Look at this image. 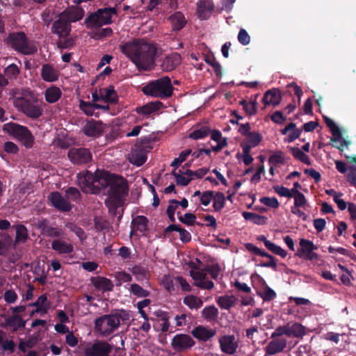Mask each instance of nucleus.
I'll use <instances>...</instances> for the list:
<instances>
[{"label": "nucleus", "instance_id": "nucleus-55", "mask_svg": "<svg viewBox=\"0 0 356 356\" xmlns=\"http://www.w3.org/2000/svg\"><path fill=\"white\" fill-rule=\"evenodd\" d=\"M94 226L97 231L100 232L108 230L110 227V223L107 220L102 217H95L94 218Z\"/></svg>", "mask_w": 356, "mask_h": 356}, {"label": "nucleus", "instance_id": "nucleus-11", "mask_svg": "<svg viewBox=\"0 0 356 356\" xmlns=\"http://www.w3.org/2000/svg\"><path fill=\"white\" fill-rule=\"evenodd\" d=\"M299 243L300 247L298 249L296 255L308 261H314L318 259V254L314 252L318 248L312 241L300 238Z\"/></svg>", "mask_w": 356, "mask_h": 356}, {"label": "nucleus", "instance_id": "nucleus-4", "mask_svg": "<svg viewBox=\"0 0 356 356\" xmlns=\"http://www.w3.org/2000/svg\"><path fill=\"white\" fill-rule=\"evenodd\" d=\"M5 42L8 47L22 55H33L38 51L35 42L29 40L22 31L10 33Z\"/></svg>", "mask_w": 356, "mask_h": 356}, {"label": "nucleus", "instance_id": "nucleus-62", "mask_svg": "<svg viewBox=\"0 0 356 356\" xmlns=\"http://www.w3.org/2000/svg\"><path fill=\"white\" fill-rule=\"evenodd\" d=\"M172 175L175 177L177 184L182 186L188 185L189 183L193 180V177L186 178L181 174L177 173L176 169L172 170Z\"/></svg>", "mask_w": 356, "mask_h": 356}, {"label": "nucleus", "instance_id": "nucleus-7", "mask_svg": "<svg viewBox=\"0 0 356 356\" xmlns=\"http://www.w3.org/2000/svg\"><path fill=\"white\" fill-rule=\"evenodd\" d=\"M120 325V316L118 314H104L95 321V330L104 337L113 333Z\"/></svg>", "mask_w": 356, "mask_h": 356}, {"label": "nucleus", "instance_id": "nucleus-24", "mask_svg": "<svg viewBox=\"0 0 356 356\" xmlns=\"http://www.w3.org/2000/svg\"><path fill=\"white\" fill-rule=\"evenodd\" d=\"M147 224L148 220L145 216H137L135 217L131 222L130 236L137 235L138 232L145 235V232L147 230Z\"/></svg>", "mask_w": 356, "mask_h": 356}, {"label": "nucleus", "instance_id": "nucleus-21", "mask_svg": "<svg viewBox=\"0 0 356 356\" xmlns=\"http://www.w3.org/2000/svg\"><path fill=\"white\" fill-rule=\"evenodd\" d=\"M181 55L179 53L174 52L163 58L161 67L164 72H171L177 67L181 64Z\"/></svg>", "mask_w": 356, "mask_h": 356}, {"label": "nucleus", "instance_id": "nucleus-36", "mask_svg": "<svg viewBox=\"0 0 356 356\" xmlns=\"http://www.w3.org/2000/svg\"><path fill=\"white\" fill-rule=\"evenodd\" d=\"M172 30L179 31L182 29L186 24L184 15L181 12H176L169 17Z\"/></svg>", "mask_w": 356, "mask_h": 356}, {"label": "nucleus", "instance_id": "nucleus-51", "mask_svg": "<svg viewBox=\"0 0 356 356\" xmlns=\"http://www.w3.org/2000/svg\"><path fill=\"white\" fill-rule=\"evenodd\" d=\"M265 247L273 254L279 255L282 258H285L287 255V252L285 250L271 241L265 242Z\"/></svg>", "mask_w": 356, "mask_h": 356}, {"label": "nucleus", "instance_id": "nucleus-13", "mask_svg": "<svg viewBox=\"0 0 356 356\" xmlns=\"http://www.w3.org/2000/svg\"><path fill=\"white\" fill-rule=\"evenodd\" d=\"M195 344L193 339L186 334H177L171 341V347L177 353L191 349Z\"/></svg>", "mask_w": 356, "mask_h": 356}, {"label": "nucleus", "instance_id": "nucleus-16", "mask_svg": "<svg viewBox=\"0 0 356 356\" xmlns=\"http://www.w3.org/2000/svg\"><path fill=\"white\" fill-rule=\"evenodd\" d=\"M323 120L332 134V137L331 138L330 141L332 143H336L337 141L339 140V145H335L333 144L332 146L339 149V150H342V147L349 144V142H347L342 138V134L340 129L332 119L324 115Z\"/></svg>", "mask_w": 356, "mask_h": 356}, {"label": "nucleus", "instance_id": "nucleus-60", "mask_svg": "<svg viewBox=\"0 0 356 356\" xmlns=\"http://www.w3.org/2000/svg\"><path fill=\"white\" fill-rule=\"evenodd\" d=\"M115 277L117 280L116 286H120L123 282H129L132 280V277L130 274L125 271L118 272Z\"/></svg>", "mask_w": 356, "mask_h": 356}, {"label": "nucleus", "instance_id": "nucleus-46", "mask_svg": "<svg viewBox=\"0 0 356 356\" xmlns=\"http://www.w3.org/2000/svg\"><path fill=\"white\" fill-rule=\"evenodd\" d=\"M11 241L12 238L8 234H0V256L7 255Z\"/></svg>", "mask_w": 356, "mask_h": 356}, {"label": "nucleus", "instance_id": "nucleus-56", "mask_svg": "<svg viewBox=\"0 0 356 356\" xmlns=\"http://www.w3.org/2000/svg\"><path fill=\"white\" fill-rule=\"evenodd\" d=\"M95 103L85 102L82 99L79 101V108L87 115L92 116L94 114Z\"/></svg>", "mask_w": 356, "mask_h": 356}, {"label": "nucleus", "instance_id": "nucleus-41", "mask_svg": "<svg viewBox=\"0 0 356 356\" xmlns=\"http://www.w3.org/2000/svg\"><path fill=\"white\" fill-rule=\"evenodd\" d=\"M236 298L233 296H222L216 299L218 306L223 309L229 310L234 306Z\"/></svg>", "mask_w": 356, "mask_h": 356}, {"label": "nucleus", "instance_id": "nucleus-34", "mask_svg": "<svg viewBox=\"0 0 356 356\" xmlns=\"http://www.w3.org/2000/svg\"><path fill=\"white\" fill-rule=\"evenodd\" d=\"M28 307H35V312L47 314L50 307V302L47 299V294L44 293L39 296L35 302L29 303Z\"/></svg>", "mask_w": 356, "mask_h": 356}, {"label": "nucleus", "instance_id": "nucleus-27", "mask_svg": "<svg viewBox=\"0 0 356 356\" xmlns=\"http://www.w3.org/2000/svg\"><path fill=\"white\" fill-rule=\"evenodd\" d=\"M6 327L11 329L13 332H16L25 327L26 321L20 315H11L5 320Z\"/></svg>", "mask_w": 356, "mask_h": 356}, {"label": "nucleus", "instance_id": "nucleus-23", "mask_svg": "<svg viewBox=\"0 0 356 356\" xmlns=\"http://www.w3.org/2000/svg\"><path fill=\"white\" fill-rule=\"evenodd\" d=\"M60 14L70 24V23L78 22L83 17L84 10L81 7L74 6Z\"/></svg>", "mask_w": 356, "mask_h": 356}, {"label": "nucleus", "instance_id": "nucleus-9", "mask_svg": "<svg viewBox=\"0 0 356 356\" xmlns=\"http://www.w3.org/2000/svg\"><path fill=\"white\" fill-rule=\"evenodd\" d=\"M129 188L127 181L122 177L113 175L109 184L108 194L110 198L123 200L128 195Z\"/></svg>", "mask_w": 356, "mask_h": 356}, {"label": "nucleus", "instance_id": "nucleus-18", "mask_svg": "<svg viewBox=\"0 0 356 356\" xmlns=\"http://www.w3.org/2000/svg\"><path fill=\"white\" fill-rule=\"evenodd\" d=\"M48 200L54 208L60 211L67 212L72 209L70 202L65 199L58 191L51 193L48 196Z\"/></svg>", "mask_w": 356, "mask_h": 356}, {"label": "nucleus", "instance_id": "nucleus-50", "mask_svg": "<svg viewBox=\"0 0 356 356\" xmlns=\"http://www.w3.org/2000/svg\"><path fill=\"white\" fill-rule=\"evenodd\" d=\"M213 207L215 211H220L224 207L225 204V196L222 192H216L215 194L213 193Z\"/></svg>", "mask_w": 356, "mask_h": 356}, {"label": "nucleus", "instance_id": "nucleus-59", "mask_svg": "<svg viewBox=\"0 0 356 356\" xmlns=\"http://www.w3.org/2000/svg\"><path fill=\"white\" fill-rule=\"evenodd\" d=\"M65 195L68 200L73 202H78L81 197V193L75 187H69L65 191Z\"/></svg>", "mask_w": 356, "mask_h": 356}, {"label": "nucleus", "instance_id": "nucleus-31", "mask_svg": "<svg viewBox=\"0 0 356 356\" xmlns=\"http://www.w3.org/2000/svg\"><path fill=\"white\" fill-rule=\"evenodd\" d=\"M281 99L282 97L280 90L278 89L273 88L268 90L265 92L262 98V102L266 106H277L280 103Z\"/></svg>", "mask_w": 356, "mask_h": 356}, {"label": "nucleus", "instance_id": "nucleus-64", "mask_svg": "<svg viewBox=\"0 0 356 356\" xmlns=\"http://www.w3.org/2000/svg\"><path fill=\"white\" fill-rule=\"evenodd\" d=\"M17 294L16 292L13 289H9L5 291L3 295L4 300L8 304H12L16 302L17 300Z\"/></svg>", "mask_w": 356, "mask_h": 356}, {"label": "nucleus", "instance_id": "nucleus-38", "mask_svg": "<svg viewBox=\"0 0 356 356\" xmlns=\"http://www.w3.org/2000/svg\"><path fill=\"white\" fill-rule=\"evenodd\" d=\"M261 280L264 282L263 287L262 289L258 291L257 295L261 297L264 302L273 300L277 297V293L267 284L263 278H261Z\"/></svg>", "mask_w": 356, "mask_h": 356}, {"label": "nucleus", "instance_id": "nucleus-52", "mask_svg": "<svg viewBox=\"0 0 356 356\" xmlns=\"http://www.w3.org/2000/svg\"><path fill=\"white\" fill-rule=\"evenodd\" d=\"M265 247L273 254L279 255L282 258H285L287 255V252L285 250L271 241L265 242Z\"/></svg>", "mask_w": 356, "mask_h": 356}, {"label": "nucleus", "instance_id": "nucleus-15", "mask_svg": "<svg viewBox=\"0 0 356 356\" xmlns=\"http://www.w3.org/2000/svg\"><path fill=\"white\" fill-rule=\"evenodd\" d=\"M105 129V126L100 120H88L82 128L83 133L88 137L99 138Z\"/></svg>", "mask_w": 356, "mask_h": 356}, {"label": "nucleus", "instance_id": "nucleus-29", "mask_svg": "<svg viewBox=\"0 0 356 356\" xmlns=\"http://www.w3.org/2000/svg\"><path fill=\"white\" fill-rule=\"evenodd\" d=\"M147 152L143 148H136L131 150L129 155V162L134 165L140 167L147 161Z\"/></svg>", "mask_w": 356, "mask_h": 356}, {"label": "nucleus", "instance_id": "nucleus-53", "mask_svg": "<svg viewBox=\"0 0 356 356\" xmlns=\"http://www.w3.org/2000/svg\"><path fill=\"white\" fill-rule=\"evenodd\" d=\"M106 204L108 208L109 213L114 216L116 214L117 209L123 205L124 201L121 200L110 198L108 201L106 202Z\"/></svg>", "mask_w": 356, "mask_h": 356}, {"label": "nucleus", "instance_id": "nucleus-57", "mask_svg": "<svg viewBox=\"0 0 356 356\" xmlns=\"http://www.w3.org/2000/svg\"><path fill=\"white\" fill-rule=\"evenodd\" d=\"M204 60L207 63H208L213 67L216 76H222L221 65L217 60H216L214 57L206 56L204 57Z\"/></svg>", "mask_w": 356, "mask_h": 356}, {"label": "nucleus", "instance_id": "nucleus-37", "mask_svg": "<svg viewBox=\"0 0 356 356\" xmlns=\"http://www.w3.org/2000/svg\"><path fill=\"white\" fill-rule=\"evenodd\" d=\"M51 248L59 254H70L74 250L72 244L58 239L52 241Z\"/></svg>", "mask_w": 356, "mask_h": 356}, {"label": "nucleus", "instance_id": "nucleus-2", "mask_svg": "<svg viewBox=\"0 0 356 356\" xmlns=\"http://www.w3.org/2000/svg\"><path fill=\"white\" fill-rule=\"evenodd\" d=\"M306 334L305 327L299 323H287L280 325L271 333L272 340L265 347L266 355H274L282 353L286 348L287 337L302 338Z\"/></svg>", "mask_w": 356, "mask_h": 356}, {"label": "nucleus", "instance_id": "nucleus-45", "mask_svg": "<svg viewBox=\"0 0 356 356\" xmlns=\"http://www.w3.org/2000/svg\"><path fill=\"white\" fill-rule=\"evenodd\" d=\"M290 152L296 159L308 165H310L312 164L309 157L298 147H291Z\"/></svg>", "mask_w": 356, "mask_h": 356}, {"label": "nucleus", "instance_id": "nucleus-43", "mask_svg": "<svg viewBox=\"0 0 356 356\" xmlns=\"http://www.w3.org/2000/svg\"><path fill=\"white\" fill-rule=\"evenodd\" d=\"M16 236L15 242L16 243H24L29 238L27 228L22 224L15 226Z\"/></svg>", "mask_w": 356, "mask_h": 356}, {"label": "nucleus", "instance_id": "nucleus-26", "mask_svg": "<svg viewBox=\"0 0 356 356\" xmlns=\"http://www.w3.org/2000/svg\"><path fill=\"white\" fill-rule=\"evenodd\" d=\"M90 280L97 290L103 291H112L113 290L114 284L112 281L105 277H92Z\"/></svg>", "mask_w": 356, "mask_h": 356}, {"label": "nucleus", "instance_id": "nucleus-3", "mask_svg": "<svg viewBox=\"0 0 356 356\" xmlns=\"http://www.w3.org/2000/svg\"><path fill=\"white\" fill-rule=\"evenodd\" d=\"M173 90L171 79L167 76L152 81L142 88L145 95L160 99L171 97Z\"/></svg>", "mask_w": 356, "mask_h": 356}, {"label": "nucleus", "instance_id": "nucleus-5", "mask_svg": "<svg viewBox=\"0 0 356 356\" xmlns=\"http://www.w3.org/2000/svg\"><path fill=\"white\" fill-rule=\"evenodd\" d=\"M14 105L26 117L32 120L38 119L43 114L42 102L33 95L15 97Z\"/></svg>", "mask_w": 356, "mask_h": 356}, {"label": "nucleus", "instance_id": "nucleus-33", "mask_svg": "<svg viewBox=\"0 0 356 356\" xmlns=\"http://www.w3.org/2000/svg\"><path fill=\"white\" fill-rule=\"evenodd\" d=\"M245 137V139L241 143V147L248 146L250 149L259 145L263 139L261 134L256 131H250Z\"/></svg>", "mask_w": 356, "mask_h": 356}, {"label": "nucleus", "instance_id": "nucleus-12", "mask_svg": "<svg viewBox=\"0 0 356 356\" xmlns=\"http://www.w3.org/2000/svg\"><path fill=\"white\" fill-rule=\"evenodd\" d=\"M113 175L106 171L97 170L95 172L92 193L97 194L102 189L108 187Z\"/></svg>", "mask_w": 356, "mask_h": 356}, {"label": "nucleus", "instance_id": "nucleus-20", "mask_svg": "<svg viewBox=\"0 0 356 356\" xmlns=\"http://www.w3.org/2000/svg\"><path fill=\"white\" fill-rule=\"evenodd\" d=\"M95 173L86 170L77 175V181L82 191L86 193H92Z\"/></svg>", "mask_w": 356, "mask_h": 356}, {"label": "nucleus", "instance_id": "nucleus-25", "mask_svg": "<svg viewBox=\"0 0 356 356\" xmlns=\"http://www.w3.org/2000/svg\"><path fill=\"white\" fill-rule=\"evenodd\" d=\"M192 335L199 341L206 342L212 339L216 334L215 329L199 325L194 327L191 331Z\"/></svg>", "mask_w": 356, "mask_h": 356}, {"label": "nucleus", "instance_id": "nucleus-61", "mask_svg": "<svg viewBox=\"0 0 356 356\" xmlns=\"http://www.w3.org/2000/svg\"><path fill=\"white\" fill-rule=\"evenodd\" d=\"M259 201L263 204L273 209H277L280 207V202L275 197H262L260 198Z\"/></svg>", "mask_w": 356, "mask_h": 356}, {"label": "nucleus", "instance_id": "nucleus-17", "mask_svg": "<svg viewBox=\"0 0 356 356\" xmlns=\"http://www.w3.org/2000/svg\"><path fill=\"white\" fill-rule=\"evenodd\" d=\"M220 350L222 353L228 355H234L238 347L234 335H223L219 340Z\"/></svg>", "mask_w": 356, "mask_h": 356}, {"label": "nucleus", "instance_id": "nucleus-1", "mask_svg": "<svg viewBox=\"0 0 356 356\" xmlns=\"http://www.w3.org/2000/svg\"><path fill=\"white\" fill-rule=\"evenodd\" d=\"M120 50L139 71L150 72L156 66L157 47L143 39H133L120 46Z\"/></svg>", "mask_w": 356, "mask_h": 356}, {"label": "nucleus", "instance_id": "nucleus-63", "mask_svg": "<svg viewBox=\"0 0 356 356\" xmlns=\"http://www.w3.org/2000/svg\"><path fill=\"white\" fill-rule=\"evenodd\" d=\"M273 188L274 191L281 197H292L290 190L284 186L276 185L274 186Z\"/></svg>", "mask_w": 356, "mask_h": 356}, {"label": "nucleus", "instance_id": "nucleus-14", "mask_svg": "<svg viewBox=\"0 0 356 356\" xmlns=\"http://www.w3.org/2000/svg\"><path fill=\"white\" fill-rule=\"evenodd\" d=\"M112 346L104 341H97L85 348L86 356H109Z\"/></svg>", "mask_w": 356, "mask_h": 356}, {"label": "nucleus", "instance_id": "nucleus-39", "mask_svg": "<svg viewBox=\"0 0 356 356\" xmlns=\"http://www.w3.org/2000/svg\"><path fill=\"white\" fill-rule=\"evenodd\" d=\"M218 314V309L214 305L205 307L201 312L202 317L208 322L216 321Z\"/></svg>", "mask_w": 356, "mask_h": 356}, {"label": "nucleus", "instance_id": "nucleus-19", "mask_svg": "<svg viewBox=\"0 0 356 356\" xmlns=\"http://www.w3.org/2000/svg\"><path fill=\"white\" fill-rule=\"evenodd\" d=\"M190 275L195 280V286L203 289L211 290L214 287V284L211 280H206L207 274L204 270H190Z\"/></svg>", "mask_w": 356, "mask_h": 356}, {"label": "nucleus", "instance_id": "nucleus-54", "mask_svg": "<svg viewBox=\"0 0 356 356\" xmlns=\"http://www.w3.org/2000/svg\"><path fill=\"white\" fill-rule=\"evenodd\" d=\"M20 73L19 67L12 63L4 69V74L9 79H16Z\"/></svg>", "mask_w": 356, "mask_h": 356}, {"label": "nucleus", "instance_id": "nucleus-32", "mask_svg": "<svg viewBox=\"0 0 356 356\" xmlns=\"http://www.w3.org/2000/svg\"><path fill=\"white\" fill-rule=\"evenodd\" d=\"M163 106V104L160 101L151 102L143 106L137 107L136 111L138 114L149 115L160 110Z\"/></svg>", "mask_w": 356, "mask_h": 356}, {"label": "nucleus", "instance_id": "nucleus-30", "mask_svg": "<svg viewBox=\"0 0 356 356\" xmlns=\"http://www.w3.org/2000/svg\"><path fill=\"white\" fill-rule=\"evenodd\" d=\"M213 3L210 0H200L197 3V13L202 19H208L213 10Z\"/></svg>", "mask_w": 356, "mask_h": 356}, {"label": "nucleus", "instance_id": "nucleus-6", "mask_svg": "<svg viewBox=\"0 0 356 356\" xmlns=\"http://www.w3.org/2000/svg\"><path fill=\"white\" fill-rule=\"evenodd\" d=\"M117 14L115 8H99L97 11L90 13L84 21L88 29L100 28L103 25L112 23V15Z\"/></svg>", "mask_w": 356, "mask_h": 356}, {"label": "nucleus", "instance_id": "nucleus-58", "mask_svg": "<svg viewBox=\"0 0 356 356\" xmlns=\"http://www.w3.org/2000/svg\"><path fill=\"white\" fill-rule=\"evenodd\" d=\"M65 226L70 231L73 232L81 241H83L86 238V235L84 230L81 227L77 226L75 223L69 222L66 224Z\"/></svg>", "mask_w": 356, "mask_h": 356}, {"label": "nucleus", "instance_id": "nucleus-22", "mask_svg": "<svg viewBox=\"0 0 356 356\" xmlns=\"http://www.w3.org/2000/svg\"><path fill=\"white\" fill-rule=\"evenodd\" d=\"M51 30L60 38H65L71 32V25L60 14L59 18L53 23Z\"/></svg>", "mask_w": 356, "mask_h": 356}, {"label": "nucleus", "instance_id": "nucleus-44", "mask_svg": "<svg viewBox=\"0 0 356 356\" xmlns=\"http://www.w3.org/2000/svg\"><path fill=\"white\" fill-rule=\"evenodd\" d=\"M183 302L191 309H197L200 308L203 305V301L201 298L193 295L186 296L184 298Z\"/></svg>", "mask_w": 356, "mask_h": 356}, {"label": "nucleus", "instance_id": "nucleus-28", "mask_svg": "<svg viewBox=\"0 0 356 356\" xmlns=\"http://www.w3.org/2000/svg\"><path fill=\"white\" fill-rule=\"evenodd\" d=\"M40 76L46 82H55L58 79L59 72L51 65L46 63L42 65Z\"/></svg>", "mask_w": 356, "mask_h": 356}, {"label": "nucleus", "instance_id": "nucleus-42", "mask_svg": "<svg viewBox=\"0 0 356 356\" xmlns=\"http://www.w3.org/2000/svg\"><path fill=\"white\" fill-rule=\"evenodd\" d=\"M211 131V129L208 126H201L200 128L196 129L191 132L188 137L193 140L202 139L208 136Z\"/></svg>", "mask_w": 356, "mask_h": 356}, {"label": "nucleus", "instance_id": "nucleus-35", "mask_svg": "<svg viewBox=\"0 0 356 356\" xmlns=\"http://www.w3.org/2000/svg\"><path fill=\"white\" fill-rule=\"evenodd\" d=\"M44 95L47 102L54 104L60 99L62 91L58 87L51 86L44 90Z\"/></svg>", "mask_w": 356, "mask_h": 356}, {"label": "nucleus", "instance_id": "nucleus-49", "mask_svg": "<svg viewBox=\"0 0 356 356\" xmlns=\"http://www.w3.org/2000/svg\"><path fill=\"white\" fill-rule=\"evenodd\" d=\"M129 291L131 294L138 298H147L149 296L150 292L136 283L131 284Z\"/></svg>", "mask_w": 356, "mask_h": 356}, {"label": "nucleus", "instance_id": "nucleus-8", "mask_svg": "<svg viewBox=\"0 0 356 356\" xmlns=\"http://www.w3.org/2000/svg\"><path fill=\"white\" fill-rule=\"evenodd\" d=\"M3 131L23 143L26 148L32 147L34 137L26 127L15 122H8L3 126Z\"/></svg>", "mask_w": 356, "mask_h": 356}, {"label": "nucleus", "instance_id": "nucleus-40", "mask_svg": "<svg viewBox=\"0 0 356 356\" xmlns=\"http://www.w3.org/2000/svg\"><path fill=\"white\" fill-rule=\"evenodd\" d=\"M245 220L252 222L259 225H264L267 223L268 218L266 216H260L255 213L244 211L242 213Z\"/></svg>", "mask_w": 356, "mask_h": 356}, {"label": "nucleus", "instance_id": "nucleus-48", "mask_svg": "<svg viewBox=\"0 0 356 356\" xmlns=\"http://www.w3.org/2000/svg\"><path fill=\"white\" fill-rule=\"evenodd\" d=\"M257 256H261V257H266L268 259H270V262H263V263L259 264L260 266L265 267V268H271L274 270H277L276 260H275V258L273 255H271L270 254L265 252L264 250H261L259 249V252H258V254H257Z\"/></svg>", "mask_w": 356, "mask_h": 356}, {"label": "nucleus", "instance_id": "nucleus-10", "mask_svg": "<svg viewBox=\"0 0 356 356\" xmlns=\"http://www.w3.org/2000/svg\"><path fill=\"white\" fill-rule=\"evenodd\" d=\"M69 159L76 165L86 164L91 161L92 156L89 149L85 147H72L67 153Z\"/></svg>", "mask_w": 356, "mask_h": 356}, {"label": "nucleus", "instance_id": "nucleus-47", "mask_svg": "<svg viewBox=\"0 0 356 356\" xmlns=\"http://www.w3.org/2000/svg\"><path fill=\"white\" fill-rule=\"evenodd\" d=\"M105 93L103 95L104 101L106 103L116 104L118 102V95L115 90L114 86L110 85L108 88L104 89Z\"/></svg>", "mask_w": 356, "mask_h": 356}]
</instances>
